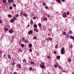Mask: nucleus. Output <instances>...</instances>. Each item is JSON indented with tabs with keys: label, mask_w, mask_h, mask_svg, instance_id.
<instances>
[{
	"label": "nucleus",
	"mask_w": 74,
	"mask_h": 74,
	"mask_svg": "<svg viewBox=\"0 0 74 74\" xmlns=\"http://www.w3.org/2000/svg\"><path fill=\"white\" fill-rule=\"evenodd\" d=\"M34 27H35L36 28H37V25L36 24L34 25Z\"/></svg>",
	"instance_id": "17"
},
{
	"label": "nucleus",
	"mask_w": 74,
	"mask_h": 74,
	"mask_svg": "<svg viewBox=\"0 0 74 74\" xmlns=\"http://www.w3.org/2000/svg\"><path fill=\"white\" fill-rule=\"evenodd\" d=\"M3 22V21L1 20H0V23H1Z\"/></svg>",
	"instance_id": "42"
},
{
	"label": "nucleus",
	"mask_w": 74,
	"mask_h": 74,
	"mask_svg": "<svg viewBox=\"0 0 74 74\" xmlns=\"http://www.w3.org/2000/svg\"><path fill=\"white\" fill-rule=\"evenodd\" d=\"M25 7H26V4H25Z\"/></svg>",
	"instance_id": "63"
},
{
	"label": "nucleus",
	"mask_w": 74,
	"mask_h": 74,
	"mask_svg": "<svg viewBox=\"0 0 74 74\" xmlns=\"http://www.w3.org/2000/svg\"><path fill=\"white\" fill-rule=\"evenodd\" d=\"M18 68H19V69H21V66L20 64H18Z\"/></svg>",
	"instance_id": "7"
},
{
	"label": "nucleus",
	"mask_w": 74,
	"mask_h": 74,
	"mask_svg": "<svg viewBox=\"0 0 74 74\" xmlns=\"http://www.w3.org/2000/svg\"><path fill=\"white\" fill-rule=\"evenodd\" d=\"M4 30L5 31H8V29L7 28H6L4 29Z\"/></svg>",
	"instance_id": "28"
},
{
	"label": "nucleus",
	"mask_w": 74,
	"mask_h": 74,
	"mask_svg": "<svg viewBox=\"0 0 74 74\" xmlns=\"http://www.w3.org/2000/svg\"><path fill=\"white\" fill-rule=\"evenodd\" d=\"M15 35H14L12 36V38H15Z\"/></svg>",
	"instance_id": "34"
},
{
	"label": "nucleus",
	"mask_w": 74,
	"mask_h": 74,
	"mask_svg": "<svg viewBox=\"0 0 74 74\" xmlns=\"http://www.w3.org/2000/svg\"><path fill=\"white\" fill-rule=\"evenodd\" d=\"M39 27H40L41 26V23H39L38 24Z\"/></svg>",
	"instance_id": "31"
},
{
	"label": "nucleus",
	"mask_w": 74,
	"mask_h": 74,
	"mask_svg": "<svg viewBox=\"0 0 74 74\" xmlns=\"http://www.w3.org/2000/svg\"><path fill=\"white\" fill-rule=\"evenodd\" d=\"M13 7H16V5L15 4L13 5Z\"/></svg>",
	"instance_id": "41"
},
{
	"label": "nucleus",
	"mask_w": 74,
	"mask_h": 74,
	"mask_svg": "<svg viewBox=\"0 0 74 74\" xmlns=\"http://www.w3.org/2000/svg\"><path fill=\"white\" fill-rule=\"evenodd\" d=\"M3 57H4V58H5V54H3Z\"/></svg>",
	"instance_id": "52"
},
{
	"label": "nucleus",
	"mask_w": 74,
	"mask_h": 74,
	"mask_svg": "<svg viewBox=\"0 0 74 74\" xmlns=\"http://www.w3.org/2000/svg\"><path fill=\"white\" fill-rule=\"evenodd\" d=\"M8 32L9 33H10V34H12V33H13L14 32L13 30H12V29H10L8 30Z\"/></svg>",
	"instance_id": "3"
},
{
	"label": "nucleus",
	"mask_w": 74,
	"mask_h": 74,
	"mask_svg": "<svg viewBox=\"0 0 74 74\" xmlns=\"http://www.w3.org/2000/svg\"><path fill=\"white\" fill-rule=\"evenodd\" d=\"M19 51L20 52H22V50H21V49H19Z\"/></svg>",
	"instance_id": "51"
},
{
	"label": "nucleus",
	"mask_w": 74,
	"mask_h": 74,
	"mask_svg": "<svg viewBox=\"0 0 74 74\" xmlns=\"http://www.w3.org/2000/svg\"><path fill=\"white\" fill-rule=\"evenodd\" d=\"M32 19H36V17H33Z\"/></svg>",
	"instance_id": "40"
},
{
	"label": "nucleus",
	"mask_w": 74,
	"mask_h": 74,
	"mask_svg": "<svg viewBox=\"0 0 74 74\" xmlns=\"http://www.w3.org/2000/svg\"><path fill=\"white\" fill-rule=\"evenodd\" d=\"M24 42H26L27 43H29V41L27 40H25V41H24Z\"/></svg>",
	"instance_id": "29"
},
{
	"label": "nucleus",
	"mask_w": 74,
	"mask_h": 74,
	"mask_svg": "<svg viewBox=\"0 0 74 74\" xmlns=\"http://www.w3.org/2000/svg\"><path fill=\"white\" fill-rule=\"evenodd\" d=\"M43 20H44V21H47V18H44V19H43Z\"/></svg>",
	"instance_id": "33"
},
{
	"label": "nucleus",
	"mask_w": 74,
	"mask_h": 74,
	"mask_svg": "<svg viewBox=\"0 0 74 74\" xmlns=\"http://www.w3.org/2000/svg\"><path fill=\"white\" fill-rule=\"evenodd\" d=\"M71 33H72L71 31H70V32H69V34H71Z\"/></svg>",
	"instance_id": "50"
},
{
	"label": "nucleus",
	"mask_w": 74,
	"mask_h": 74,
	"mask_svg": "<svg viewBox=\"0 0 74 74\" xmlns=\"http://www.w3.org/2000/svg\"><path fill=\"white\" fill-rule=\"evenodd\" d=\"M54 53H55V54H56V51H55L54 52Z\"/></svg>",
	"instance_id": "56"
},
{
	"label": "nucleus",
	"mask_w": 74,
	"mask_h": 74,
	"mask_svg": "<svg viewBox=\"0 0 74 74\" xmlns=\"http://www.w3.org/2000/svg\"><path fill=\"white\" fill-rule=\"evenodd\" d=\"M59 68H60V69H61V70H62L63 69V68H62V67H61V66L59 67Z\"/></svg>",
	"instance_id": "55"
},
{
	"label": "nucleus",
	"mask_w": 74,
	"mask_h": 74,
	"mask_svg": "<svg viewBox=\"0 0 74 74\" xmlns=\"http://www.w3.org/2000/svg\"><path fill=\"white\" fill-rule=\"evenodd\" d=\"M34 31L36 32H38V29L36 28H34Z\"/></svg>",
	"instance_id": "14"
},
{
	"label": "nucleus",
	"mask_w": 74,
	"mask_h": 74,
	"mask_svg": "<svg viewBox=\"0 0 74 74\" xmlns=\"http://www.w3.org/2000/svg\"><path fill=\"white\" fill-rule=\"evenodd\" d=\"M40 67L42 69H45V66L43 64H41L40 65Z\"/></svg>",
	"instance_id": "2"
},
{
	"label": "nucleus",
	"mask_w": 74,
	"mask_h": 74,
	"mask_svg": "<svg viewBox=\"0 0 74 74\" xmlns=\"http://www.w3.org/2000/svg\"><path fill=\"white\" fill-rule=\"evenodd\" d=\"M66 0H61V1L62 2H64V1H65Z\"/></svg>",
	"instance_id": "53"
},
{
	"label": "nucleus",
	"mask_w": 74,
	"mask_h": 74,
	"mask_svg": "<svg viewBox=\"0 0 74 74\" xmlns=\"http://www.w3.org/2000/svg\"><path fill=\"white\" fill-rule=\"evenodd\" d=\"M56 1L57 2V3H60L61 2L60 0H56Z\"/></svg>",
	"instance_id": "10"
},
{
	"label": "nucleus",
	"mask_w": 74,
	"mask_h": 74,
	"mask_svg": "<svg viewBox=\"0 0 74 74\" xmlns=\"http://www.w3.org/2000/svg\"><path fill=\"white\" fill-rule=\"evenodd\" d=\"M33 33V31L32 30H29L28 32V34H29V35H31Z\"/></svg>",
	"instance_id": "4"
},
{
	"label": "nucleus",
	"mask_w": 74,
	"mask_h": 74,
	"mask_svg": "<svg viewBox=\"0 0 74 74\" xmlns=\"http://www.w3.org/2000/svg\"><path fill=\"white\" fill-rule=\"evenodd\" d=\"M66 37L67 38H69V34L66 35Z\"/></svg>",
	"instance_id": "48"
},
{
	"label": "nucleus",
	"mask_w": 74,
	"mask_h": 74,
	"mask_svg": "<svg viewBox=\"0 0 74 74\" xmlns=\"http://www.w3.org/2000/svg\"><path fill=\"white\" fill-rule=\"evenodd\" d=\"M23 16H27V14H26L25 13H24L23 14Z\"/></svg>",
	"instance_id": "19"
},
{
	"label": "nucleus",
	"mask_w": 74,
	"mask_h": 74,
	"mask_svg": "<svg viewBox=\"0 0 74 74\" xmlns=\"http://www.w3.org/2000/svg\"><path fill=\"white\" fill-rule=\"evenodd\" d=\"M46 40H48V38H46Z\"/></svg>",
	"instance_id": "62"
},
{
	"label": "nucleus",
	"mask_w": 74,
	"mask_h": 74,
	"mask_svg": "<svg viewBox=\"0 0 74 74\" xmlns=\"http://www.w3.org/2000/svg\"><path fill=\"white\" fill-rule=\"evenodd\" d=\"M25 40V38H22V40Z\"/></svg>",
	"instance_id": "59"
},
{
	"label": "nucleus",
	"mask_w": 74,
	"mask_h": 74,
	"mask_svg": "<svg viewBox=\"0 0 74 74\" xmlns=\"http://www.w3.org/2000/svg\"><path fill=\"white\" fill-rule=\"evenodd\" d=\"M9 3H12L14 2V0H8Z\"/></svg>",
	"instance_id": "6"
},
{
	"label": "nucleus",
	"mask_w": 74,
	"mask_h": 74,
	"mask_svg": "<svg viewBox=\"0 0 74 74\" xmlns=\"http://www.w3.org/2000/svg\"><path fill=\"white\" fill-rule=\"evenodd\" d=\"M57 58V59H60V56H58Z\"/></svg>",
	"instance_id": "15"
},
{
	"label": "nucleus",
	"mask_w": 74,
	"mask_h": 74,
	"mask_svg": "<svg viewBox=\"0 0 74 74\" xmlns=\"http://www.w3.org/2000/svg\"><path fill=\"white\" fill-rule=\"evenodd\" d=\"M33 38L34 40H36V39L37 38V36H34L33 37Z\"/></svg>",
	"instance_id": "22"
},
{
	"label": "nucleus",
	"mask_w": 74,
	"mask_h": 74,
	"mask_svg": "<svg viewBox=\"0 0 74 74\" xmlns=\"http://www.w3.org/2000/svg\"><path fill=\"white\" fill-rule=\"evenodd\" d=\"M3 3H5V2H6V1H5V0H3Z\"/></svg>",
	"instance_id": "49"
},
{
	"label": "nucleus",
	"mask_w": 74,
	"mask_h": 74,
	"mask_svg": "<svg viewBox=\"0 0 74 74\" xmlns=\"http://www.w3.org/2000/svg\"><path fill=\"white\" fill-rule=\"evenodd\" d=\"M30 63L32 64H34V62L33 61L31 62Z\"/></svg>",
	"instance_id": "24"
},
{
	"label": "nucleus",
	"mask_w": 74,
	"mask_h": 74,
	"mask_svg": "<svg viewBox=\"0 0 74 74\" xmlns=\"http://www.w3.org/2000/svg\"><path fill=\"white\" fill-rule=\"evenodd\" d=\"M70 38H71V39H72V40H73L74 38V37L73 36H70Z\"/></svg>",
	"instance_id": "11"
},
{
	"label": "nucleus",
	"mask_w": 74,
	"mask_h": 74,
	"mask_svg": "<svg viewBox=\"0 0 74 74\" xmlns=\"http://www.w3.org/2000/svg\"><path fill=\"white\" fill-rule=\"evenodd\" d=\"M14 21L12 19L10 20V22L11 23H12V22H13Z\"/></svg>",
	"instance_id": "20"
},
{
	"label": "nucleus",
	"mask_w": 74,
	"mask_h": 74,
	"mask_svg": "<svg viewBox=\"0 0 74 74\" xmlns=\"http://www.w3.org/2000/svg\"><path fill=\"white\" fill-rule=\"evenodd\" d=\"M15 64H16V63L13 62L11 63V65L12 66H14V65H15Z\"/></svg>",
	"instance_id": "8"
},
{
	"label": "nucleus",
	"mask_w": 74,
	"mask_h": 74,
	"mask_svg": "<svg viewBox=\"0 0 74 74\" xmlns=\"http://www.w3.org/2000/svg\"><path fill=\"white\" fill-rule=\"evenodd\" d=\"M56 65L57 66H59V64L58 63H56Z\"/></svg>",
	"instance_id": "45"
},
{
	"label": "nucleus",
	"mask_w": 74,
	"mask_h": 74,
	"mask_svg": "<svg viewBox=\"0 0 74 74\" xmlns=\"http://www.w3.org/2000/svg\"><path fill=\"white\" fill-rule=\"evenodd\" d=\"M42 64L43 65H44V64H45V63H44V62H42Z\"/></svg>",
	"instance_id": "57"
},
{
	"label": "nucleus",
	"mask_w": 74,
	"mask_h": 74,
	"mask_svg": "<svg viewBox=\"0 0 74 74\" xmlns=\"http://www.w3.org/2000/svg\"><path fill=\"white\" fill-rule=\"evenodd\" d=\"M48 38L49 39V40H50V41H52V38H49V37H48Z\"/></svg>",
	"instance_id": "35"
},
{
	"label": "nucleus",
	"mask_w": 74,
	"mask_h": 74,
	"mask_svg": "<svg viewBox=\"0 0 74 74\" xmlns=\"http://www.w3.org/2000/svg\"><path fill=\"white\" fill-rule=\"evenodd\" d=\"M55 48H56V49L58 47V45H55Z\"/></svg>",
	"instance_id": "32"
},
{
	"label": "nucleus",
	"mask_w": 74,
	"mask_h": 74,
	"mask_svg": "<svg viewBox=\"0 0 74 74\" xmlns=\"http://www.w3.org/2000/svg\"><path fill=\"white\" fill-rule=\"evenodd\" d=\"M47 58L48 59H50V56H47Z\"/></svg>",
	"instance_id": "44"
},
{
	"label": "nucleus",
	"mask_w": 74,
	"mask_h": 74,
	"mask_svg": "<svg viewBox=\"0 0 74 74\" xmlns=\"http://www.w3.org/2000/svg\"><path fill=\"white\" fill-rule=\"evenodd\" d=\"M16 18L15 16H14L13 17V18L12 19L14 20L15 21V20H16Z\"/></svg>",
	"instance_id": "12"
},
{
	"label": "nucleus",
	"mask_w": 74,
	"mask_h": 74,
	"mask_svg": "<svg viewBox=\"0 0 74 74\" xmlns=\"http://www.w3.org/2000/svg\"><path fill=\"white\" fill-rule=\"evenodd\" d=\"M21 47H25V45L23 44H21Z\"/></svg>",
	"instance_id": "16"
},
{
	"label": "nucleus",
	"mask_w": 74,
	"mask_h": 74,
	"mask_svg": "<svg viewBox=\"0 0 74 74\" xmlns=\"http://www.w3.org/2000/svg\"><path fill=\"white\" fill-rule=\"evenodd\" d=\"M29 47H32V44H30L29 45H28Z\"/></svg>",
	"instance_id": "23"
},
{
	"label": "nucleus",
	"mask_w": 74,
	"mask_h": 74,
	"mask_svg": "<svg viewBox=\"0 0 74 74\" xmlns=\"http://www.w3.org/2000/svg\"><path fill=\"white\" fill-rule=\"evenodd\" d=\"M64 35H66V32H64Z\"/></svg>",
	"instance_id": "47"
},
{
	"label": "nucleus",
	"mask_w": 74,
	"mask_h": 74,
	"mask_svg": "<svg viewBox=\"0 0 74 74\" xmlns=\"http://www.w3.org/2000/svg\"><path fill=\"white\" fill-rule=\"evenodd\" d=\"M29 26H30V25H29V24H28L27 25V27H29Z\"/></svg>",
	"instance_id": "60"
},
{
	"label": "nucleus",
	"mask_w": 74,
	"mask_h": 74,
	"mask_svg": "<svg viewBox=\"0 0 74 74\" xmlns=\"http://www.w3.org/2000/svg\"><path fill=\"white\" fill-rule=\"evenodd\" d=\"M42 4L43 5H47V4L45 3H43Z\"/></svg>",
	"instance_id": "25"
},
{
	"label": "nucleus",
	"mask_w": 74,
	"mask_h": 74,
	"mask_svg": "<svg viewBox=\"0 0 74 74\" xmlns=\"http://www.w3.org/2000/svg\"><path fill=\"white\" fill-rule=\"evenodd\" d=\"M61 53L62 55H63L64 53V48L62 47L61 50Z\"/></svg>",
	"instance_id": "1"
},
{
	"label": "nucleus",
	"mask_w": 74,
	"mask_h": 74,
	"mask_svg": "<svg viewBox=\"0 0 74 74\" xmlns=\"http://www.w3.org/2000/svg\"><path fill=\"white\" fill-rule=\"evenodd\" d=\"M49 32H51V29H49Z\"/></svg>",
	"instance_id": "54"
},
{
	"label": "nucleus",
	"mask_w": 74,
	"mask_h": 74,
	"mask_svg": "<svg viewBox=\"0 0 74 74\" xmlns=\"http://www.w3.org/2000/svg\"><path fill=\"white\" fill-rule=\"evenodd\" d=\"M63 17L64 18H65V17H67V14H66V12H64V13L63 14Z\"/></svg>",
	"instance_id": "5"
},
{
	"label": "nucleus",
	"mask_w": 74,
	"mask_h": 74,
	"mask_svg": "<svg viewBox=\"0 0 74 74\" xmlns=\"http://www.w3.org/2000/svg\"><path fill=\"white\" fill-rule=\"evenodd\" d=\"M57 66L56 65V64L54 66V67L55 68H57Z\"/></svg>",
	"instance_id": "38"
},
{
	"label": "nucleus",
	"mask_w": 74,
	"mask_h": 74,
	"mask_svg": "<svg viewBox=\"0 0 74 74\" xmlns=\"http://www.w3.org/2000/svg\"><path fill=\"white\" fill-rule=\"evenodd\" d=\"M23 61L24 62H26V59L24 58L23 60Z\"/></svg>",
	"instance_id": "30"
},
{
	"label": "nucleus",
	"mask_w": 74,
	"mask_h": 74,
	"mask_svg": "<svg viewBox=\"0 0 74 74\" xmlns=\"http://www.w3.org/2000/svg\"><path fill=\"white\" fill-rule=\"evenodd\" d=\"M8 17L9 18H11V14H9L8 15Z\"/></svg>",
	"instance_id": "39"
},
{
	"label": "nucleus",
	"mask_w": 74,
	"mask_h": 74,
	"mask_svg": "<svg viewBox=\"0 0 74 74\" xmlns=\"http://www.w3.org/2000/svg\"><path fill=\"white\" fill-rule=\"evenodd\" d=\"M50 16V15H49L48 16V18H49V17Z\"/></svg>",
	"instance_id": "61"
},
{
	"label": "nucleus",
	"mask_w": 74,
	"mask_h": 74,
	"mask_svg": "<svg viewBox=\"0 0 74 74\" xmlns=\"http://www.w3.org/2000/svg\"><path fill=\"white\" fill-rule=\"evenodd\" d=\"M29 51L30 52H32V49H29Z\"/></svg>",
	"instance_id": "46"
},
{
	"label": "nucleus",
	"mask_w": 74,
	"mask_h": 74,
	"mask_svg": "<svg viewBox=\"0 0 74 74\" xmlns=\"http://www.w3.org/2000/svg\"><path fill=\"white\" fill-rule=\"evenodd\" d=\"M30 23L31 25H32V24L33 23V20H32V19H31Z\"/></svg>",
	"instance_id": "13"
},
{
	"label": "nucleus",
	"mask_w": 74,
	"mask_h": 74,
	"mask_svg": "<svg viewBox=\"0 0 74 74\" xmlns=\"http://www.w3.org/2000/svg\"><path fill=\"white\" fill-rule=\"evenodd\" d=\"M45 8L46 9H48V7L47 6H45Z\"/></svg>",
	"instance_id": "36"
},
{
	"label": "nucleus",
	"mask_w": 74,
	"mask_h": 74,
	"mask_svg": "<svg viewBox=\"0 0 74 74\" xmlns=\"http://www.w3.org/2000/svg\"><path fill=\"white\" fill-rule=\"evenodd\" d=\"M9 8L10 10H12V7L10 6L9 7Z\"/></svg>",
	"instance_id": "27"
},
{
	"label": "nucleus",
	"mask_w": 74,
	"mask_h": 74,
	"mask_svg": "<svg viewBox=\"0 0 74 74\" xmlns=\"http://www.w3.org/2000/svg\"><path fill=\"white\" fill-rule=\"evenodd\" d=\"M15 16L16 17V18H18V17L19 16V14H16V15H15Z\"/></svg>",
	"instance_id": "21"
},
{
	"label": "nucleus",
	"mask_w": 74,
	"mask_h": 74,
	"mask_svg": "<svg viewBox=\"0 0 74 74\" xmlns=\"http://www.w3.org/2000/svg\"><path fill=\"white\" fill-rule=\"evenodd\" d=\"M29 70H32V68H30L29 69Z\"/></svg>",
	"instance_id": "58"
},
{
	"label": "nucleus",
	"mask_w": 74,
	"mask_h": 74,
	"mask_svg": "<svg viewBox=\"0 0 74 74\" xmlns=\"http://www.w3.org/2000/svg\"><path fill=\"white\" fill-rule=\"evenodd\" d=\"M23 14V12L22 11L20 13V16H22V14Z\"/></svg>",
	"instance_id": "18"
},
{
	"label": "nucleus",
	"mask_w": 74,
	"mask_h": 74,
	"mask_svg": "<svg viewBox=\"0 0 74 74\" xmlns=\"http://www.w3.org/2000/svg\"><path fill=\"white\" fill-rule=\"evenodd\" d=\"M68 61L69 62H71V60L70 58L68 59Z\"/></svg>",
	"instance_id": "26"
},
{
	"label": "nucleus",
	"mask_w": 74,
	"mask_h": 74,
	"mask_svg": "<svg viewBox=\"0 0 74 74\" xmlns=\"http://www.w3.org/2000/svg\"><path fill=\"white\" fill-rule=\"evenodd\" d=\"M8 57L10 59H11V56L10 54L8 55Z\"/></svg>",
	"instance_id": "9"
},
{
	"label": "nucleus",
	"mask_w": 74,
	"mask_h": 74,
	"mask_svg": "<svg viewBox=\"0 0 74 74\" xmlns=\"http://www.w3.org/2000/svg\"><path fill=\"white\" fill-rule=\"evenodd\" d=\"M48 74H50V73H49V72H48Z\"/></svg>",
	"instance_id": "64"
},
{
	"label": "nucleus",
	"mask_w": 74,
	"mask_h": 74,
	"mask_svg": "<svg viewBox=\"0 0 74 74\" xmlns=\"http://www.w3.org/2000/svg\"><path fill=\"white\" fill-rule=\"evenodd\" d=\"M69 46H70V47L71 48L73 47V45H69Z\"/></svg>",
	"instance_id": "37"
},
{
	"label": "nucleus",
	"mask_w": 74,
	"mask_h": 74,
	"mask_svg": "<svg viewBox=\"0 0 74 74\" xmlns=\"http://www.w3.org/2000/svg\"><path fill=\"white\" fill-rule=\"evenodd\" d=\"M67 15H69L70 14V13L69 12H67L66 13Z\"/></svg>",
	"instance_id": "43"
}]
</instances>
